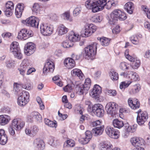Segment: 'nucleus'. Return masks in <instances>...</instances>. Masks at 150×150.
Segmentation results:
<instances>
[{
  "label": "nucleus",
  "instance_id": "obj_1",
  "mask_svg": "<svg viewBox=\"0 0 150 150\" xmlns=\"http://www.w3.org/2000/svg\"><path fill=\"white\" fill-rule=\"evenodd\" d=\"M107 0H87L85 6L88 9H91L92 12L96 13L102 10L105 6L110 8L112 5L111 1L106 2Z\"/></svg>",
  "mask_w": 150,
  "mask_h": 150
},
{
  "label": "nucleus",
  "instance_id": "obj_2",
  "mask_svg": "<svg viewBox=\"0 0 150 150\" xmlns=\"http://www.w3.org/2000/svg\"><path fill=\"white\" fill-rule=\"evenodd\" d=\"M126 18L127 16L124 12L119 10H115L110 14L109 23L111 24H114L118 19L123 21Z\"/></svg>",
  "mask_w": 150,
  "mask_h": 150
},
{
  "label": "nucleus",
  "instance_id": "obj_3",
  "mask_svg": "<svg viewBox=\"0 0 150 150\" xmlns=\"http://www.w3.org/2000/svg\"><path fill=\"white\" fill-rule=\"evenodd\" d=\"M91 80L89 78L86 79L83 84L77 86L76 87L77 93L79 95L86 94L91 85Z\"/></svg>",
  "mask_w": 150,
  "mask_h": 150
},
{
  "label": "nucleus",
  "instance_id": "obj_4",
  "mask_svg": "<svg viewBox=\"0 0 150 150\" xmlns=\"http://www.w3.org/2000/svg\"><path fill=\"white\" fill-rule=\"evenodd\" d=\"M97 29V27L93 24H86L81 32V35L83 37L90 36Z\"/></svg>",
  "mask_w": 150,
  "mask_h": 150
},
{
  "label": "nucleus",
  "instance_id": "obj_5",
  "mask_svg": "<svg viewBox=\"0 0 150 150\" xmlns=\"http://www.w3.org/2000/svg\"><path fill=\"white\" fill-rule=\"evenodd\" d=\"M39 19L37 17L32 16L26 20H23L22 23L28 26L37 28L39 25Z\"/></svg>",
  "mask_w": 150,
  "mask_h": 150
},
{
  "label": "nucleus",
  "instance_id": "obj_6",
  "mask_svg": "<svg viewBox=\"0 0 150 150\" xmlns=\"http://www.w3.org/2000/svg\"><path fill=\"white\" fill-rule=\"evenodd\" d=\"M97 45V43L95 42L85 48V50L86 55L91 59H92L91 57L94 56L96 53Z\"/></svg>",
  "mask_w": 150,
  "mask_h": 150
},
{
  "label": "nucleus",
  "instance_id": "obj_7",
  "mask_svg": "<svg viewBox=\"0 0 150 150\" xmlns=\"http://www.w3.org/2000/svg\"><path fill=\"white\" fill-rule=\"evenodd\" d=\"M41 33L44 36H49L52 33L53 30V26L50 25L42 24L40 28Z\"/></svg>",
  "mask_w": 150,
  "mask_h": 150
},
{
  "label": "nucleus",
  "instance_id": "obj_8",
  "mask_svg": "<svg viewBox=\"0 0 150 150\" xmlns=\"http://www.w3.org/2000/svg\"><path fill=\"white\" fill-rule=\"evenodd\" d=\"M117 106V105L115 103L109 102L106 105L105 109L108 114L113 117L116 114Z\"/></svg>",
  "mask_w": 150,
  "mask_h": 150
},
{
  "label": "nucleus",
  "instance_id": "obj_9",
  "mask_svg": "<svg viewBox=\"0 0 150 150\" xmlns=\"http://www.w3.org/2000/svg\"><path fill=\"white\" fill-rule=\"evenodd\" d=\"M33 35V33L32 31L28 30L26 29H23L19 32L18 38L21 40H25L32 36Z\"/></svg>",
  "mask_w": 150,
  "mask_h": 150
},
{
  "label": "nucleus",
  "instance_id": "obj_10",
  "mask_svg": "<svg viewBox=\"0 0 150 150\" xmlns=\"http://www.w3.org/2000/svg\"><path fill=\"white\" fill-rule=\"evenodd\" d=\"M92 111L98 117H102L104 114L103 107L99 104H96L93 106Z\"/></svg>",
  "mask_w": 150,
  "mask_h": 150
},
{
  "label": "nucleus",
  "instance_id": "obj_11",
  "mask_svg": "<svg viewBox=\"0 0 150 150\" xmlns=\"http://www.w3.org/2000/svg\"><path fill=\"white\" fill-rule=\"evenodd\" d=\"M30 66L29 61L27 59L23 60L18 69L20 74L24 76L25 74V71L30 68Z\"/></svg>",
  "mask_w": 150,
  "mask_h": 150
},
{
  "label": "nucleus",
  "instance_id": "obj_12",
  "mask_svg": "<svg viewBox=\"0 0 150 150\" xmlns=\"http://www.w3.org/2000/svg\"><path fill=\"white\" fill-rule=\"evenodd\" d=\"M148 118L147 113L146 112H143L142 113H138L137 118V121L138 124L139 125H143Z\"/></svg>",
  "mask_w": 150,
  "mask_h": 150
},
{
  "label": "nucleus",
  "instance_id": "obj_13",
  "mask_svg": "<svg viewBox=\"0 0 150 150\" xmlns=\"http://www.w3.org/2000/svg\"><path fill=\"white\" fill-rule=\"evenodd\" d=\"M35 50V45L32 42L28 43L24 47V52L28 56H29L33 53Z\"/></svg>",
  "mask_w": 150,
  "mask_h": 150
},
{
  "label": "nucleus",
  "instance_id": "obj_14",
  "mask_svg": "<svg viewBox=\"0 0 150 150\" xmlns=\"http://www.w3.org/2000/svg\"><path fill=\"white\" fill-rule=\"evenodd\" d=\"M54 66L52 62L48 61L45 64L43 69V73L45 74L48 72H52L54 69Z\"/></svg>",
  "mask_w": 150,
  "mask_h": 150
},
{
  "label": "nucleus",
  "instance_id": "obj_15",
  "mask_svg": "<svg viewBox=\"0 0 150 150\" xmlns=\"http://www.w3.org/2000/svg\"><path fill=\"white\" fill-rule=\"evenodd\" d=\"M101 92V87L98 85H95L93 90L90 92V94L93 98H99V95Z\"/></svg>",
  "mask_w": 150,
  "mask_h": 150
},
{
  "label": "nucleus",
  "instance_id": "obj_16",
  "mask_svg": "<svg viewBox=\"0 0 150 150\" xmlns=\"http://www.w3.org/2000/svg\"><path fill=\"white\" fill-rule=\"evenodd\" d=\"M27 121L31 122L33 119H35L37 121H40L42 120V117L40 114L38 112H31L27 117Z\"/></svg>",
  "mask_w": 150,
  "mask_h": 150
},
{
  "label": "nucleus",
  "instance_id": "obj_17",
  "mask_svg": "<svg viewBox=\"0 0 150 150\" xmlns=\"http://www.w3.org/2000/svg\"><path fill=\"white\" fill-rule=\"evenodd\" d=\"M85 137H83L79 140L80 142L83 144L88 143L92 137L91 132L89 130L86 131L85 133Z\"/></svg>",
  "mask_w": 150,
  "mask_h": 150
},
{
  "label": "nucleus",
  "instance_id": "obj_18",
  "mask_svg": "<svg viewBox=\"0 0 150 150\" xmlns=\"http://www.w3.org/2000/svg\"><path fill=\"white\" fill-rule=\"evenodd\" d=\"M17 119H14L12 121L11 125L9 128V132L12 135H14L15 134L14 129L16 130H19L20 127H18L16 125L17 123Z\"/></svg>",
  "mask_w": 150,
  "mask_h": 150
},
{
  "label": "nucleus",
  "instance_id": "obj_19",
  "mask_svg": "<svg viewBox=\"0 0 150 150\" xmlns=\"http://www.w3.org/2000/svg\"><path fill=\"white\" fill-rule=\"evenodd\" d=\"M128 102L129 106L132 109H136L139 107L140 103L137 99H134L132 100V98H129Z\"/></svg>",
  "mask_w": 150,
  "mask_h": 150
},
{
  "label": "nucleus",
  "instance_id": "obj_20",
  "mask_svg": "<svg viewBox=\"0 0 150 150\" xmlns=\"http://www.w3.org/2000/svg\"><path fill=\"white\" fill-rule=\"evenodd\" d=\"M34 147L38 150H42L44 148L45 145L44 142L39 139H35L33 142Z\"/></svg>",
  "mask_w": 150,
  "mask_h": 150
},
{
  "label": "nucleus",
  "instance_id": "obj_21",
  "mask_svg": "<svg viewBox=\"0 0 150 150\" xmlns=\"http://www.w3.org/2000/svg\"><path fill=\"white\" fill-rule=\"evenodd\" d=\"M64 64L65 66L69 69L72 68L75 66L74 61L70 58L66 59L64 61Z\"/></svg>",
  "mask_w": 150,
  "mask_h": 150
},
{
  "label": "nucleus",
  "instance_id": "obj_22",
  "mask_svg": "<svg viewBox=\"0 0 150 150\" xmlns=\"http://www.w3.org/2000/svg\"><path fill=\"white\" fill-rule=\"evenodd\" d=\"M24 9V4L22 3H19L16 8L15 14L17 18L21 17L22 12Z\"/></svg>",
  "mask_w": 150,
  "mask_h": 150
},
{
  "label": "nucleus",
  "instance_id": "obj_23",
  "mask_svg": "<svg viewBox=\"0 0 150 150\" xmlns=\"http://www.w3.org/2000/svg\"><path fill=\"white\" fill-rule=\"evenodd\" d=\"M38 127L36 126H34L31 127L30 129H26L25 131L26 134L32 136L35 135L38 132Z\"/></svg>",
  "mask_w": 150,
  "mask_h": 150
},
{
  "label": "nucleus",
  "instance_id": "obj_24",
  "mask_svg": "<svg viewBox=\"0 0 150 150\" xmlns=\"http://www.w3.org/2000/svg\"><path fill=\"white\" fill-rule=\"evenodd\" d=\"M142 140L137 137H134L131 139L130 142L135 147H141L142 145Z\"/></svg>",
  "mask_w": 150,
  "mask_h": 150
},
{
  "label": "nucleus",
  "instance_id": "obj_25",
  "mask_svg": "<svg viewBox=\"0 0 150 150\" xmlns=\"http://www.w3.org/2000/svg\"><path fill=\"white\" fill-rule=\"evenodd\" d=\"M10 120V117L7 115L0 116V125H4L7 124Z\"/></svg>",
  "mask_w": 150,
  "mask_h": 150
},
{
  "label": "nucleus",
  "instance_id": "obj_26",
  "mask_svg": "<svg viewBox=\"0 0 150 150\" xmlns=\"http://www.w3.org/2000/svg\"><path fill=\"white\" fill-rule=\"evenodd\" d=\"M69 39L70 41L75 42L80 40V37L79 35L71 32L69 35Z\"/></svg>",
  "mask_w": 150,
  "mask_h": 150
},
{
  "label": "nucleus",
  "instance_id": "obj_27",
  "mask_svg": "<svg viewBox=\"0 0 150 150\" xmlns=\"http://www.w3.org/2000/svg\"><path fill=\"white\" fill-rule=\"evenodd\" d=\"M124 7L127 13L130 14L132 13L134 7L132 2H129L127 3L125 5Z\"/></svg>",
  "mask_w": 150,
  "mask_h": 150
},
{
  "label": "nucleus",
  "instance_id": "obj_28",
  "mask_svg": "<svg viewBox=\"0 0 150 150\" xmlns=\"http://www.w3.org/2000/svg\"><path fill=\"white\" fill-rule=\"evenodd\" d=\"M128 78L132 81H136L139 80L138 74L132 71H129Z\"/></svg>",
  "mask_w": 150,
  "mask_h": 150
},
{
  "label": "nucleus",
  "instance_id": "obj_29",
  "mask_svg": "<svg viewBox=\"0 0 150 150\" xmlns=\"http://www.w3.org/2000/svg\"><path fill=\"white\" fill-rule=\"evenodd\" d=\"M104 129V126H103L97 127L93 129L92 130V133L95 136H97L102 134Z\"/></svg>",
  "mask_w": 150,
  "mask_h": 150
},
{
  "label": "nucleus",
  "instance_id": "obj_30",
  "mask_svg": "<svg viewBox=\"0 0 150 150\" xmlns=\"http://www.w3.org/2000/svg\"><path fill=\"white\" fill-rule=\"evenodd\" d=\"M71 74L72 76H77L81 79H82L83 76V75L81 70L79 69H74L71 71Z\"/></svg>",
  "mask_w": 150,
  "mask_h": 150
},
{
  "label": "nucleus",
  "instance_id": "obj_31",
  "mask_svg": "<svg viewBox=\"0 0 150 150\" xmlns=\"http://www.w3.org/2000/svg\"><path fill=\"white\" fill-rule=\"evenodd\" d=\"M112 123L113 126L115 127L118 129L121 128L124 125L123 122L117 119H114Z\"/></svg>",
  "mask_w": 150,
  "mask_h": 150
},
{
  "label": "nucleus",
  "instance_id": "obj_32",
  "mask_svg": "<svg viewBox=\"0 0 150 150\" xmlns=\"http://www.w3.org/2000/svg\"><path fill=\"white\" fill-rule=\"evenodd\" d=\"M68 31V29L63 25H61L58 27V34L62 35L66 33Z\"/></svg>",
  "mask_w": 150,
  "mask_h": 150
},
{
  "label": "nucleus",
  "instance_id": "obj_33",
  "mask_svg": "<svg viewBox=\"0 0 150 150\" xmlns=\"http://www.w3.org/2000/svg\"><path fill=\"white\" fill-rule=\"evenodd\" d=\"M11 52L13 53L16 57L20 59L22 58V54L20 47H17V48L14 49V51H11Z\"/></svg>",
  "mask_w": 150,
  "mask_h": 150
},
{
  "label": "nucleus",
  "instance_id": "obj_34",
  "mask_svg": "<svg viewBox=\"0 0 150 150\" xmlns=\"http://www.w3.org/2000/svg\"><path fill=\"white\" fill-rule=\"evenodd\" d=\"M109 143L107 142H104L101 143L100 144V149L101 150H107L111 149L112 148Z\"/></svg>",
  "mask_w": 150,
  "mask_h": 150
},
{
  "label": "nucleus",
  "instance_id": "obj_35",
  "mask_svg": "<svg viewBox=\"0 0 150 150\" xmlns=\"http://www.w3.org/2000/svg\"><path fill=\"white\" fill-rule=\"evenodd\" d=\"M61 17L64 20L69 22H72L73 21L72 18L71 16L70 13L69 12H65L62 14Z\"/></svg>",
  "mask_w": 150,
  "mask_h": 150
},
{
  "label": "nucleus",
  "instance_id": "obj_36",
  "mask_svg": "<svg viewBox=\"0 0 150 150\" xmlns=\"http://www.w3.org/2000/svg\"><path fill=\"white\" fill-rule=\"evenodd\" d=\"M132 63L131 65V67L134 69H137L140 65V62L139 60L134 58L133 60Z\"/></svg>",
  "mask_w": 150,
  "mask_h": 150
},
{
  "label": "nucleus",
  "instance_id": "obj_37",
  "mask_svg": "<svg viewBox=\"0 0 150 150\" xmlns=\"http://www.w3.org/2000/svg\"><path fill=\"white\" fill-rule=\"evenodd\" d=\"M45 122L46 125L50 127L56 128L57 126L56 123L51 121L47 119H45Z\"/></svg>",
  "mask_w": 150,
  "mask_h": 150
},
{
  "label": "nucleus",
  "instance_id": "obj_38",
  "mask_svg": "<svg viewBox=\"0 0 150 150\" xmlns=\"http://www.w3.org/2000/svg\"><path fill=\"white\" fill-rule=\"evenodd\" d=\"M99 40L101 45L103 46L108 45L110 42V40L108 38L105 37L99 38Z\"/></svg>",
  "mask_w": 150,
  "mask_h": 150
},
{
  "label": "nucleus",
  "instance_id": "obj_39",
  "mask_svg": "<svg viewBox=\"0 0 150 150\" xmlns=\"http://www.w3.org/2000/svg\"><path fill=\"white\" fill-rule=\"evenodd\" d=\"M19 97H21L22 98L25 99L28 101H29V93L25 91H23L20 94Z\"/></svg>",
  "mask_w": 150,
  "mask_h": 150
},
{
  "label": "nucleus",
  "instance_id": "obj_40",
  "mask_svg": "<svg viewBox=\"0 0 150 150\" xmlns=\"http://www.w3.org/2000/svg\"><path fill=\"white\" fill-rule=\"evenodd\" d=\"M110 76L111 79L113 81L117 80L118 79V74L114 71H111L109 74Z\"/></svg>",
  "mask_w": 150,
  "mask_h": 150
},
{
  "label": "nucleus",
  "instance_id": "obj_41",
  "mask_svg": "<svg viewBox=\"0 0 150 150\" xmlns=\"http://www.w3.org/2000/svg\"><path fill=\"white\" fill-rule=\"evenodd\" d=\"M129 64L125 62H121L119 65L120 68L122 70H129Z\"/></svg>",
  "mask_w": 150,
  "mask_h": 150
},
{
  "label": "nucleus",
  "instance_id": "obj_42",
  "mask_svg": "<svg viewBox=\"0 0 150 150\" xmlns=\"http://www.w3.org/2000/svg\"><path fill=\"white\" fill-rule=\"evenodd\" d=\"M28 101L25 99L22 98L21 97H18V103L20 106H24L25 105Z\"/></svg>",
  "mask_w": 150,
  "mask_h": 150
},
{
  "label": "nucleus",
  "instance_id": "obj_43",
  "mask_svg": "<svg viewBox=\"0 0 150 150\" xmlns=\"http://www.w3.org/2000/svg\"><path fill=\"white\" fill-rule=\"evenodd\" d=\"M91 19L92 22L95 23L100 22L102 20V17L100 16L96 15L93 16Z\"/></svg>",
  "mask_w": 150,
  "mask_h": 150
},
{
  "label": "nucleus",
  "instance_id": "obj_44",
  "mask_svg": "<svg viewBox=\"0 0 150 150\" xmlns=\"http://www.w3.org/2000/svg\"><path fill=\"white\" fill-rule=\"evenodd\" d=\"M8 138L6 135H1L0 137V144L2 145L5 144L7 142Z\"/></svg>",
  "mask_w": 150,
  "mask_h": 150
},
{
  "label": "nucleus",
  "instance_id": "obj_45",
  "mask_svg": "<svg viewBox=\"0 0 150 150\" xmlns=\"http://www.w3.org/2000/svg\"><path fill=\"white\" fill-rule=\"evenodd\" d=\"M21 87H22V85H21L17 83H14L13 84V91L16 93H17L20 90Z\"/></svg>",
  "mask_w": 150,
  "mask_h": 150
},
{
  "label": "nucleus",
  "instance_id": "obj_46",
  "mask_svg": "<svg viewBox=\"0 0 150 150\" xmlns=\"http://www.w3.org/2000/svg\"><path fill=\"white\" fill-rule=\"evenodd\" d=\"M120 132L117 130H114V132L112 133V134L110 136L111 138L113 139H117L120 136Z\"/></svg>",
  "mask_w": 150,
  "mask_h": 150
},
{
  "label": "nucleus",
  "instance_id": "obj_47",
  "mask_svg": "<svg viewBox=\"0 0 150 150\" xmlns=\"http://www.w3.org/2000/svg\"><path fill=\"white\" fill-rule=\"evenodd\" d=\"M114 129L113 127L108 126L105 129L106 134L110 137L112 134V133L114 132Z\"/></svg>",
  "mask_w": 150,
  "mask_h": 150
},
{
  "label": "nucleus",
  "instance_id": "obj_48",
  "mask_svg": "<svg viewBox=\"0 0 150 150\" xmlns=\"http://www.w3.org/2000/svg\"><path fill=\"white\" fill-rule=\"evenodd\" d=\"M131 82L129 83L127 82L126 81L122 82L120 84V88L121 89L124 90L126 88L128 87Z\"/></svg>",
  "mask_w": 150,
  "mask_h": 150
},
{
  "label": "nucleus",
  "instance_id": "obj_49",
  "mask_svg": "<svg viewBox=\"0 0 150 150\" xmlns=\"http://www.w3.org/2000/svg\"><path fill=\"white\" fill-rule=\"evenodd\" d=\"M140 89V87L136 85L134 86L133 88L130 91V93L131 94H135L138 92Z\"/></svg>",
  "mask_w": 150,
  "mask_h": 150
},
{
  "label": "nucleus",
  "instance_id": "obj_50",
  "mask_svg": "<svg viewBox=\"0 0 150 150\" xmlns=\"http://www.w3.org/2000/svg\"><path fill=\"white\" fill-rule=\"evenodd\" d=\"M105 92L106 94L112 96H115L117 94L116 91L113 90L107 89Z\"/></svg>",
  "mask_w": 150,
  "mask_h": 150
},
{
  "label": "nucleus",
  "instance_id": "obj_51",
  "mask_svg": "<svg viewBox=\"0 0 150 150\" xmlns=\"http://www.w3.org/2000/svg\"><path fill=\"white\" fill-rule=\"evenodd\" d=\"M40 8V5L37 3H35L33 6L32 10L33 12L37 13L39 11Z\"/></svg>",
  "mask_w": 150,
  "mask_h": 150
},
{
  "label": "nucleus",
  "instance_id": "obj_52",
  "mask_svg": "<svg viewBox=\"0 0 150 150\" xmlns=\"http://www.w3.org/2000/svg\"><path fill=\"white\" fill-rule=\"evenodd\" d=\"M17 47H19L18 43L16 42H13L10 46V51H14V49L16 48Z\"/></svg>",
  "mask_w": 150,
  "mask_h": 150
},
{
  "label": "nucleus",
  "instance_id": "obj_53",
  "mask_svg": "<svg viewBox=\"0 0 150 150\" xmlns=\"http://www.w3.org/2000/svg\"><path fill=\"white\" fill-rule=\"evenodd\" d=\"M63 89L65 92L70 93L73 90V87L71 84H68L63 88Z\"/></svg>",
  "mask_w": 150,
  "mask_h": 150
},
{
  "label": "nucleus",
  "instance_id": "obj_54",
  "mask_svg": "<svg viewBox=\"0 0 150 150\" xmlns=\"http://www.w3.org/2000/svg\"><path fill=\"white\" fill-rule=\"evenodd\" d=\"M5 8L11 10H13L14 9V5L13 3L11 1H8L6 4Z\"/></svg>",
  "mask_w": 150,
  "mask_h": 150
},
{
  "label": "nucleus",
  "instance_id": "obj_55",
  "mask_svg": "<svg viewBox=\"0 0 150 150\" xmlns=\"http://www.w3.org/2000/svg\"><path fill=\"white\" fill-rule=\"evenodd\" d=\"M36 100L39 105L40 109L42 110H43L45 108V106L43 104L41 98L39 97H37Z\"/></svg>",
  "mask_w": 150,
  "mask_h": 150
},
{
  "label": "nucleus",
  "instance_id": "obj_56",
  "mask_svg": "<svg viewBox=\"0 0 150 150\" xmlns=\"http://www.w3.org/2000/svg\"><path fill=\"white\" fill-rule=\"evenodd\" d=\"M129 50H126L125 52V56L127 59L130 61H132L134 59V57H132L129 54Z\"/></svg>",
  "mask_w": 150,
  "mask_h": 150
},
{
  "label": "nucleus",
  "instance_id": "obj_57",
  "mask_svg": "<svg viewBox=\"0 0 150 150\" xmlns=\"http://www.w3.org/2000/svg\"><path fill=\"white\" fill-rule=\"evenodd\" d=\"M137 126L136 125H134L133 126H129L127 128V131L129 132H133L135 131Z\"/></svg>",
  "mask_w": 150,
  "mask_h": 150
},
{
  "label": "nucleus",
  "instance_id": "obj_58",
  "mask_svg": "<svg viewBox=\"0 0 150 150\" xmlns=\"http://www.w3.org/2000/svg\"><path fill=\"white\" fill-rule=\"evenodd\" d=\"M67 144V147H72L75 145V142L72 140L69 139L66 141Z\"/></svg>",
  "mask_w": 150,
  "mask_h": 150
},
{
  "label": "nucleus",
  "instance_id": "obj_59",
  "mask_svg": "<svg viewBox=\"0 0 150 150\" xmlns=\"http://www.w3.org/2000/svg\"><path fill=\"white\" fill-rule=\"evenodd\" d=\"M12 10H11V9H9L6 8H5L4 9V11L5 15L7 17H9L11 16L12 14Z\"/></svg>",
  "mask_w": 150,
  "mask_h": 150
},
{
  "label": "nucleus",
  "instance_id": "obj_60",
  "mask_svg": "<svg viewBox=\"0 0 150 150\" xmlns=\"http://www.w3.org/2000/svg\"><path fill=\"white\" fill-rule=\"evenodd\" d=\"M62 46L65 48H69L72 46H71V43L70 42H69L68 41L63 42Z\"/></svg>",
  "mask_w": 150,
  "mask_h": 150
},
{
  "label": "nucleus",
  "instance_id": "obj_61",
  "mask_svg": "<svg viewBox=\"0 0 150 150\" xmlns=\"http://www.w3.org/2000/svg\"><path fill=\"white\" fill-rule=\"evenodd\" d=\"M130 40L134 44H137L139 42V41L137 37L132 36L130 38Z\"/></svg>",
  "mask_w": 150,
  "mask_h": 150
},
{
  "label": "nucleus",
  "instance_id": "obj_62",
  "mask_svg": "<svg viewBox=\"0 0 150 150\" xmlns=\"http://www.w3.org/2000/svg\"><path fill=\"white\" fill-rule=\"evenodd\" d=\"M6 66L9 68H12L14 67V63L12 60L7 61L6 62Z\"/></svg>",
  "mask_w": 150,
  "mask_h": 150
},
{
  "label": "nucleus",
  "instance_id": "obj_63",
  "mask_svg": "<svg viewBox=\"0 0 150 150\" xmlns=\"http://www.w3.org/2000/svg\"><path fill=\"white\" fill-rule=\"evenodd\" d=\"M49 144L52 146H54L57 145L56 140L54 138L52 137L49 142Z\"/></svg>",
  "mask_w": 150,
  "mask_h": 150
},
{
  "label": "nucleus",
  "instance_id": "obj_64",
  "mask_svg": "<svg viewBox=\"0 0 150 150\" xmlns=\"http://www.w3.org/2000/svg\"><path fill=\"white\" fill-rule=\"evenodd\" d=\"M81 11V8L79 7L76 8L73 11V14L74 16H77L80 13Z\"/></svg>",
  "mask_w": 150,
  "mask_h": 150
}]
</instances>
